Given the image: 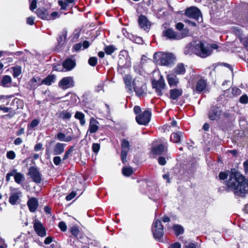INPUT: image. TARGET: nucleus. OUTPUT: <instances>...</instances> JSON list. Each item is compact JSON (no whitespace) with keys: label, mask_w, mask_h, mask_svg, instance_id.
I'll list each match as a JSON object with an SVG mask.
<instances>
[{"label":"nucleus","mask_w":248,"mask_h":248,"mask_svg":"<svg viewBox=\"0 0 248 248\" xmlns=\"http://www.w3.org/2000/svg\"><path fill=\"white\" fill-rule=\"evenodd\" d=\"M227 191H233L234 193H248V179L234 168L229 171V178L226 181Z\"/></svg>","instance_id":"nucleus-1"},{"label":"nucleus","mask_w":248,"mask_h":248,"mask_svg":"<svg viewBox=\"0 0 248 248\" xmlns=\"http://www.w3.org/2000/svg\"><path fill=\"white\" fill-rule=\"evenodd\" d=\"M133 110L136 115L135 119L137 123L140 125H147L151 121L152 116L151 110L147 109L141 112V108L139 106H135Z\"/></svg>","instance_id":"nucleus-2"},{"label":"nucleus","mask_w":248,"mask_h":248,"mask_svg":"<svg viewBox=\"0 0 248 248\" xmlns=\"http://www.w3.org/2000/svg\"><path fill=\"white\" fill-rule=\"evenodd\" d=\"M188 49V51L191 49L196 55L203 58L210 55L212 51L211 49L207 46H205V44L201 41L194 46L189 47Z\"/></svg>","instance_id":"nucleus-3"},{"label":"nucleus","mask_w":248,"mask_h":248,"mask_svg":"<svg viewBox=\"0 0 248 248\" xmlns=\"http://www.w3.org/2000/svg\"><path fill=\"white\" fill-rule=\"evenodd\" d=\"M153 59L156 62L161 65L169 66L173 63L175 58L172 53H164L160 52H155L154 54Z\"/></svg>","instance_id":"nucleus-4"},{"label":"nucleus","mask_w":248,"mask_h":248,"mask_svg":"<svg viewBox=\"0 0 248 248\" xmlns=\"http://www.w3.org/2000/svg\"><path fill=\"white\" fill-rule=\"evenodd\" d=\"M152 232L154 238L157 241H160L163 237L164 234V227L161 220H155L152 225Z\"/></svg>","instance_id":"nucleus-5"},{"label":"nucleus","mask_w":248,"mask_h":248,"mask_svg":"<svg viewBox=\"0 0 248 248\" xmlns=\"http://www.w3.org/2000/svg\"><path fill=\"white\" fill-rule=\"evenodd\" d=\"M133 87L137 96L141 97L146 94V84L142 80L134 79L133 81Z\"/></svg>","instance_id":"nucleus-6"},{"label":"nucleus","mask_w":248,"mask_h":248,"mask_svg":"<svg viewBox=\"0 0 248 248\" xmlns=\"http://www.w3.org/2000/svg\"><path fill=\"white\" fill-rule=\"evenodd\" d=\"M124 52H126V51L124 50H122L120 51L117 67L118 73L122 75L125 73V69H127L131 66L130 63L127 62L124 55H122V53Z\"/></svg>","instance_id":"nucleus-7"},{"label":"nucleus","mask_w":248,"mask_h":248,"mask_svg":"<svg viewBox=\"0 0 248 248\" xmlns=\"http://www.w3.org/2000/svg\"><path fill=\"white\" fill-rule=\"evenodd\" d=\"M184 31V32L182 34L181 38L186 36L188 33V30L185 29ZM162 36L167 37V39L170 40H176L181 38V37L178 36L177 32L174 31L171 28H168L164 30L162 32Z\"/></svg>","instance_id":"nucleus-8"},{"label":"nucleus","mask_w":248,"mask_h":248,"mask_svg":"<svg viewBox=\"0 0 248 248\" xmlns=\"http://www.w3.org/2000/svg\"><path fill=\"white\" fill-rule=\"evenodd\" d=\"M152 85L153 89H155V92L159 96L163 95L162 90L166 87V84L162 76H161L157 80L153 79L152 81Z\"/></svg>","instance_id":"nucleus-9"},{"label":"nucleus","mask_w":248,"mask_h":248,"mask_svg":"<svg viewBox=\"0 0 248 248\" xmlns=\"http://www.w3.org/2000/svg\"><path fill=\"white\" fill-rule=\"evenodd\" d=\"M10 196L9 202L12 205H16L20 202V198L22 196V192L18 188H10Z\"/></svg>","instance_id":"nucleus-10"},{"label":"nucleus","mask_w":248,"mask_h":248,"mask_svg":"<svg viewBox=\"0 0 248 248\" xmlns=\"http://www.w3.org/2000/svg\"><path fill=\"white\" fill-rule=\"evenodd\" d=\"M121 145V159L123 164H125L127 162L126 157L130 145L129 141L125 139L122 140Z\"/></svg>","instance_id":"nucleus-11"},{"label":"nucleus","mask_w":248,"mask_h":248,"mask_svg":"<svg viewBox=\"0 0 248 248\" xmlns=\"http://www.w3.org/2000/svg\"><path fill=\"white\" fill-rule=\"evenodd\" d=\"M185 15L191 18H193L198 21L199 17H202V14L200 10L195 6H191L187 8L185 10Z\"/></svg>","instance_id":"nucleus-12"},{"label":"nucleus","mask_w":248,"mask_h":248,"mask_svg":"<svg viewBox=\"0 0 248 248\" xmlns=\"http://www.w3.org/2000/svg\"><path fill=\"white\" fill-rule=\"evenodd\" d=\"M222 111L220 107L217 105H213L209 110L208 116L211 121L217 120L219 119Z\"/></svg>","instance_id":"nucleus-13"},{"label":"nucleus","mask_w":248,"mask_h":248,"mask_svg":"<svg viewBox=\"0 0 248 248\" xmlns=\"http://www.w3.org/2000/svg\"><path fill=\"white\" fill-rule=\"evenodd\" d=\"M168 144H159L158 145L153 146L151 148V151L154 155H161L164 152H167Z\"/></svg>","instance_id":"nucleus-14"},{"label":"nucleus","mask_w":248,"mask_h":248,"mask_svg":"<svg viewBox=\"0 0 248 248\" xmlns=\"http://www.w3.org/2000/svg\"><path fill=\"white\" fill-rule=\"evenodd\" d=\"M78 97L73 93L69 92L64 96H63V103L67 106L73 105L76 104Z\"/></svg>","instance_id":"nucleus-15"},{"label":"nucleus","mask_w":248,"mask_h":248,"mask_svg":"<svg viewBox=\"0 0 248 248\" xmlns=\"http://www.w3.org/2000/svg\"><path fill=\"white\" fill-rule=\"evenodd\" d=\"M29 174L33 182L37 184L41 183V174L40 173L37 168L35 167H30L29 170Z\"/></svg>","instance_id":"nucleus-16"},{"label":"nucleus","mask_w":248,"mask_h":248,"mask_svg":"<svg viewBox=\"0 0 248 248\" xmlns=\"http://www.w3.org/2000/svg\"><path fill=\"white\" fill-rule=\"evenodd\" d=\"M98 124H99V122L97 120L93 117H91L90 120L89 128L86 136H87L88 133H89L90 135L91 134L96 133L99 129Z\"/></svg>","instance_id":"nucleus-17"},{"label":"nucleus","mask_w":248,"mask_h":248,"mask_svg":"<svg viewBox=\"0 0 248 248\" xmlns=\"http://www.w3.org/2000/svg\"><path fill=\"white\" fill-rule=\"evenodd\" d=\"M138 22L140 27L144 31L149 30L150 27V22L147 17L143 15H140L138 18Z\"/></svg>","instance_id":"nucleus-18"},{"label":"nucleus","mask_w":248,"mask_h":248,"mask_svg":"<svg viewBox=\"0 0 248 248\" xmlns=\"http://www.w3.org/2000/svg\"><path fill=\"white\" fill-rule=\"evenodd\" d=\"M34 230L36 233L41 237H44L46 235V230L41 222L36 221L33 225Z\"/></svg>","instance_id":"nucleus-19"},{"label":"nucleus","mask_w":248,"mask_h":248,"mask_svg":"<svg viewBox=\"0 0 248 248\" xmlns=\"http://www.w3.org/2000/svg\"><path fill=\"white\" fill-rule=\"evenodd\" d=\"M76 66V61L75 59L73 60L68 58L63 61V69H64L65 71H71Z\"/></svg>","instance_id":"nucleus-20"},{"label":"nucleus","mask_w":248,"mask_h":248,"mask_svg":"<svg viewBox=\"0 0 248 248\" xmlns=\"http://www.w3.org/2000/svg\"><path fill=\"white\" fill-rule=\"evenodd\" d=\"M207 86L206 80L203 78H201L198 80L195 89H193V91H196V93H200L205 91Z\"/></svg>","instance_id":"nucleus-21"},{"label":"nucleus","mask_w":248,"mask_h":248,"mask_svg":"<svg viewBox=\"0 0 248 248\" xmlns=\"http://www.w3.org/2000/svg\"><path fill=\"white\" fill-rule=\"evenodd\" d=\"M168 83L170 88L177 87L179 83V79L176 75L172 73L168 75L166 77Z\"/></svg>","instance_id":"nucleus-22"},{"label":"nucleus","mask_w":248,"mask_h":248,"mask_svg":"<svg viewBox=\"0 0 248 248\" xmlns=\"http://www.w3.org/2000/svg\"><path fill=\"white\" fill-rule=\"evenodd\" d=\"M75 82L74 77L69 76L63 78V90L74 87Z\"/></svg>","instance_id":"nucleus-23"},{"label":"nucleus","mask_w":248,"mask_h":248,"mask_svg":"<svg viewBox=\"0 0 248 248\" xmlns=\"http://www.w3.org/2000/svg\"><path fill=\"white\" fill-rule=\"evenodd\" d=\"M41 85H42V80L40 77H33L28 82L29 88L31 90H35Z\"/></svg>","instance_id":"nucleus-24"},{"label":"nucleus","mask_w":248,"mask_h":248,"mask_svg":"<svg viewBox=\"0 0 248 248\" xmlns=\"http://www.w3.org/2000/svg\"><path fill=\"white\" fill-rule=\"evenodd\" d=\"M27 205L30 212H35L38 206L37 200L34 197L29 199L27 202Z\"/></svg>","instance_id":"nucleus-25"},{"label":"nucleus","mask_w":248,"mask_h":248,"mask_svg":"<svg viewBox=\"0 0 248 248\" xmlns=\"http://www.w3.org/2000/svg\"><path fill=\"white\" fill-rule=\"evenodd\" d=\"M183 90L182 89L174 88L170 90L169 98L173 100H177L182 95Z\"/></svg>","instance_id":"nucleus-26"},{"label":"nucleus","mask_w":248,"mask_h":248,"mask_svg":"<svg viewBox=\"0 0 248 248\" xmlns=\"http://www.w3.org/2000/svg\"><path fill=\"white\" fill-rule=\"evenodd\" d=\"M184 133L181 131L173 132L171 134L170 137V141L174 143H181V139Z\"/></svg>","instance_id":"nucleus-27"},{"label":"nucleus","mask_w":248,"mask_h":248,"mask_svg":"<svg viewBox=\"0 0 248 248\" xmlns=\"http://www.w3.org/2000/svg\"><path fill=\"white\" fill-rule=\"evenodd\" d=\"M186 72V69L184 64L182 63H178L176 66L172 70L171 73L175 75H184Z\"/></svg>","instance_id":"nucleus-28"},{"label":"nucleus","mask_w":248,"mask_h":248,"mask_svg":"<svg viewBox=\"0 0 248 248\" xmlns=\"http://www.w3.org/2000/svg\"><path fill=\"white\" fill-rule=\"evenodd\" d=\"M74 139L72 130L70 128L63 130V141L68 142Z\"/></svg>","instance_id":"nucleus-29"},{"label":"nucleus","mask_w":248,"mask_h":248,"mask_svg":"<svg viewBox=\"0 0 248 248\" xmlns=\"http://www.w3.org/2000/svg\"><path fill=\"white\" fill-rule=\"evenodd\" d=\"M240 21L245 24H248V5L243 8Z\"/></svg>","instance_id":"nucleus-30"},{"label":"nucleus","mask_w":248,"mask_h":248,"mask_svg":"<svg viewBox=\"0 0 248 248\" xmlns=\"http://www.w3.org/2000/svg\"><path fill=\"white\" fill-rule=\"evenodd\" d=\"M172 229L176 237L183 234L185 232L183 227L179 224H175L173 225Z\"/></svg>","instance_id":"nucleus-31"},{"label":"nucleus","mask_w":248,"mask_h":248,"mask_svg":"<svg viewBox=\"0 0 248 248\" xmlns=\"http://www.w3.org/2000/svg\"><path fill=\"white\" fill-rule=\"evenodd\" d=\"M124 83L125 86L130 90H131L132 86H133V81H132V77L130 75H125L123 78Z\"/></svg>","instance_id":"nucleus-32"},{"label":"nucleus","mask_w":248,"mask_h":248,"mask_svg":"<svg viewBox=\"0 0 248 248\" xmlns=\"http://www.w3.org/2000/svg\"><path fill=\"white\" fill-rule=\"evenodd\" d=\"M56 77L54 75H50L47 76L45 79L42 80V84L50 85L52 83L55 81Z\"/></svg>","instance_id":"nucleus-33"},{"label":"nucleus","mask_w":248,"mask_h":248,"mask_svg":"<svg viewBox=\"0 0 248 248\" xmlns=\"http://www.w3.org/2000/svg\"><path fill=\"white\" fill-rule=\"evenodd\" d=\"M36 13L37 16L42 19L47 20H49L50 19L47 12L41 9H38L36 10Z\"/></svg>","instance_id":"nucleus-34"},{"label":"nucleus","mask_w":248,"mask_h":248,"mask_svg":"<svg viewBox=\"0 0 248 248\" xmlns=\"http://www.w3.org/2000/svg\"><path fill=\"white\" fill-rule=\"evenodd\" d=\"M12 82V78L10 76L6 75L2 77L1 84L4 87H8Z\"/></svg>","instance_id":"nucleus-35"},{"label":"nucleus","mask_w":248,"mask_h":248,"mask_svg":"<svg viewBox=\"0 0 248 248\" xmlns=\"http://www.w3.org/2000/svg\"><path fill=\"white\" fill-rule=\"evenodd\" d=\"M122 173L126 177H129L131 175L134 171L133 169L131 167L124 166L122 168Z\"/></svg>","instance_id":"nucleus-36"},{"label":"nucleus","mask_w":248,"mask_h":248,"mask_svg":"<svg viewBox=\"0 0 248 248\" xmlns=\"http://www.w3.org/2000/svg\"><path fill=\"white\" fill-rule=\"evenodd\" d=\"M69 231L73 236L77 238H78V236L80 234L78 227L77 225H74L70 227Z\"/></svg>","instance_id":"nucleus-37"},{"label":"nucleus","mask_w":248,"mask_h":248,"mask_svg":"<svg viewBox=\"0 0 248 248\" xmlns=\"http://www.w3.org/2000/svg\"><path fill=\"white\" fill-rule=\"evenodd\" d=\"M75 117L76 119L79 120L80 124L81 125L83 126L85 124L86 122L84 119L85 115L82 112L77 111L75 114Z\"/></svg>","instance_id":"nucleus-38"},{"label":"nucleus","mask_w":248,"mask_h":248,"mask_svg":"<svg viewBox=\"0 0 248 248\" xmlns=\"http://www.w3.org/2000/svg\"><path fill=\"white\" fill-rule=\"evenodd\" d=\"M116 50L117 48L113 45L106 46L104 48V50L107 55H111Z\"/></svg>","instance_id":"nucleus-39"},{"label":"nucleus","mask_w":248,"mask_h":248,"mask_svg":"<svg viewBox=\"0 0 248 248\" xmlns=\"http://www.w3.org/2000/svg\"><path fill=\"white\" fill-rule=\"evenodd\" d=\"M23 236L22 234H20L16 238H15L14 240L16 244H18L19 242H23L24 241V247H22V246H20V248H29L28 244L24 240V237L22 238Z\"/></svg>","instance_id":"nucleus-40"},{"label":"nucleus","mask_w":248,"mask_h":248,"mask_svg":"<svg viewBox=\"0 0 248 248\" xmlns=\"http://www.w3.org/2000/svg\"><path fill=\"white\" fill-rule=\"evenodd\" d=\"M14 179L15 182L18 184H20L22 181H23L25 179L24 175L20 173V172H17L16 174L15 175Z\"/></svg>","instance_id":"nucleus-41"},{"label":"nucleus","mask_w":248,"mask_h":248,"mask_svg":"<svg viewBox=\"0 0 248 248\" xmlns=\"http://www.w3.org/2000/svg\"><path fill=\"white\" fill-rule=\"evenodd\" d=\"M13 70V76L16 78L21 74V67L20 66H16L12 67Z\"/></svg>","instance_id":"nucleus-42"},{"label":"nucleus","mask_w":248,"mask_h":248,"mask_svg":"<svg viewBox=\"0 0 248 248\" xmlns=\"http://www.w3.org/2000/svg\"><path fill=\"white\" fill-rule=\"evenodd\" d=\"M62 153V143H58L54 147L53 154L54 155H60Z\"/></svg>","instance_id":"nucleus-43"},{"label":"nucleus","mask_w":248,"mask_h":248,"mask_svg":"<svg viewBox=\"0 0 248 248\" xmlns=\"http://www.w3.org/2000/svg\"><path fill=\"white\" fill-rule=\"evenodd\" d=\"M81 30H76L73 33V36H72L71 41L72 42H78V38L80 35Z\"/></svg>","instance_id":"nucleus-44"},{"label":"nucleus","mask_w":248,"mask_h":248,"mask_svg":"<svg viewBox=\"0 0 248 248\" xmlns=\"http://www.w3.org/2000/svg\"><path fill=\"white\" fill-rule=\"evenodd\" d=\"M239 40L244 47L248 51V34L245 37H239Z\"/></svg>","instance_id":"nucleus-45"},{"label":"nucleus","mask_w":248,"mask_h":248,"mask_svg":"<svg viewBox=\"0 0 248 248\" xmlns=\"http://www.w3.org/2000/svg\"><path fill=\"white\" fill-rule=\"evenodd\" d=\"M130 40L138 44H142L143 42V40L141 37L135 36L134 35L133 36H131Z\"/></svg>","instance_id":"nucleus-46"},{"label":"nucleus","mask_w":248,"mask_h":248,"mask_svg":"<svg viewBox=\"0 0 248 248\" xmlns=\"http://www.w3.org/2000/svg\"><path fill=\"white\" fill-rule=\"evenodd\" d=\"M74 150V146H72L70 147L65 152L64 155L63 156V160L68 158L70 155L71 156L72 153Z\"/></svg>","instance_id":"nucleus-47"},{"label":"nucleus","mask_w":248,"mask_h":248,"mask_svg":"<svg viewBox=\"0 0 248 248\" xmlns=\"http://www.w3.org/2000/svg\"><path fill=\"white\" fill-rule=\"evenodd\" d=\"M98 59L96 57H90L88 60V63L91 66H95L97 63Z\"/></svg>","instance_id":"nucleus-48"},{"label":"nucleus","mask_w":248,"mask_h":248,"mask_svg":"<svg viewBox=\"0 0 248 248\" xmlns=\"http://www.w3.org/2000/svg\"><path fill=\"white\" fill-rule=\"evenodd\" d=\"M75 4V0H64V1H63V10H66L67 7L70 4L73 6Z\"/></svg>","instance_id":"nucleus-49"},{"label":"nucleus","mask_w":248,"mask_h":248,"mask_svg":"<svg viewBox=\"0 0 248 248\" xmlns=\"http://www.w3.org/2000/svg\"><path fill=\"white\" fill-rule=\"evenodd\" d=\"M100 149V145L98 143H93L92 145V151L95 154H97Z\"/></svg>","instance_id":"nucleus-50"},{"label":"nucleus","mask_w":248,"mask_h":248,"mask_svg":"<svg viewBox=\"0 0 248 248\" xmlns=\"http://www.w3.org/2000/svg\"><path fill=\"white\" fill-rule=\"evenodd\" d=\"M239 102L242 104H247L248 103V96L245 94L240 96Z\"/></svg>","instance_id":"nucleus-51"},{"label":"nucleus","mask_w":248,"mask_h":248,"mask_svg":"<svg viewBox=\"0 0 248 248\" xmlns=\"http://www.w3.org/2000/svg\"><path fill=\"white\" fill-rule=\"evenodd\" d=\"M241 93V90L238 88L237 87H234L232 88V96L238 95L240 94Z\"/></svg>","instance_id":"nucleus-52"},{"label":"nucleus","mask_w":248,"mask_h":248,"mask_svg":"<svg viewBox=\"0 0 248 248\" xmlns=\"http://www.w3.org/2000/svg\"><path fill=\"white\" fill-rule=\"evenodd\" d=\"M228 176V173L225 171H221L218 174V178L220 180H225L227 179Z\"/></svg>","instance_id":"nucleus-53"},{"label":"nucleus","mask_w":248,"mask_h":248,"mask_svg":"<svg viewBox=\"0 0 248 248\" xmlns=\"http://www.w3.org/2000/svg\"><path fill=\"white\" fill-rule=\"evenodd\" d=\"M82 44L78 43L74 45L72 48V52H77L81 49Z\"/></svg>","instance_id":"nucleus-54"},{"label":"nucleus","mask_w":248,"mask_h":248,"mask_svg":"<svg viewBox=\"0 0 248 248\" xmlns=\"http://www.w3.org/2000/svg\"><path fill=\"white\" fill-rule=\"evenodd\" d=\"M219 65H223L225 66V67L229 68L230 70H232V68L231 66V65H230L229 64L227 63H223L222 64H221V63H220V64H218V63L215 64V63H214L212 65V66L214 67L213 70L215 71V69H216L217 66Z\"/></svg>","instance_id":"nucleus-55"},{"label":"nucleus","mask_w":248,"mask_h":248,"mask_svg":"<svg viewBox=\"0 0 248 248\" xmlns=\"http://www.w3.org/2000/svg\"><path fill=\"white\" fill-rule=\"evenodd\" d=\"M185 248H197V245L192 242L186 241L184 243Z\"/></svg>","instance_id":"nucleus-56"},{"label":"nucleus","mask_w":248,"mask_h":248,"mask_svg":"<svg viewBox=\"0 0 248 248\" xmlns=\"http://www.w3.org/2000/svg\"><path fill=\"white\" fill-rule=\"evenodd\" d=\"M76 195H77L76 192L72 191L70 194H69L68 195H67L66 196L65 199L67 201H69L72 200L73 198H74L76 197Z\"/></svg>","instance_id":"nucleus-57"},{"label":"nucleus","mask_w":248,"mask_h":248,"mask_svg":"<svg viewBox=\"0 0 248 248\" xmlns=\"http://www.w3.org/2000/svg\"><path fill=\"white\" fill-rule=\"evenodd\" d=\"M7 157L9 159H14L16 157L15 153L13 151H10L7 152Z\"/></svg>","instance_id":"nucleus-58"},{"label":"nucleus","mask_w":248,"mask_h":248,"mask_svg":"<svg viewBox=\"0 0 248 248\" xmlns=\"http://www.w3.org/2000/svg\"><path fill=\"white\" fill-rule=\"evenodd\" d=\"M157 161L158 164L161 166H164L167 163L166 158L163 156H159L158 158Z\"/></svg>","instance_id":"nucleus-59"},{"label":"nucleus","mask_w":248,"mask_h":248,"mask_svg":"<svg viewBox=\"0 0 248 248\" xmlns=\"http://www.w3.org/2000/svg\"><path fill=\"white\" fill-rule=\"evenodd\" d=\"M122 32L124 35L127 38L129 39V40L131 39V36H133V34L130 33L128 32L127 31V30L125 28H123L122 30Z\"/></svg>","instance_id":"nucleus-60"},{"label":"nucleus","mask_w":248,"mask_h":248,"mask_svg":"<svg viewBox=\"0 0 248 248\" xmlns=\"http://www.w3.org/2000/svg\"><path fill=\"white\" fill-rule=\"evenodd\" d=\"M40 123V121L38 119H34L31 123L29 126L31 128H34L37 126Z\"/></svg>","instance_id":"nucleus-61"},{"label":"nucleus","mask_w":248,"mask_h":248,"mask_svg":"<svg viewBox=\"0 0 248 248\" xmlns=\"http://www.w3.org/2000/svg\"><path fill=\"white\" fill-rule=\"evenodd\" d=\"M37 7V0H32L30 6V9L33 11Z\"/></svg>","instance_id":"nucleus-62"},{"label":"nucleus","mask_w":248,"mask_h":248,"mask_svg":"<svg viewBox=\"0 0 248 248\" xmlns=\"http://www.w3.org/2000/svg\"><path fill=\"white\" fill-rule=\"evenodd\" d=\"M71 117V113L70 112L63 110V119H69Z\"/></svg>","instance_id":"nucleus-63"},{"label":"nucleus","mask_w":248,"mask_h":248,"mask_svg":"<svg viewBox=\"0 0 248 248\" xmlns=\"http://www.w3.org/2000/svg\"><path fill=\"white\" fill-rule=\"evenodd\" d=\"M243 167L245 170V174L248 175V159L246 160L243 163Z\"/></svg>","instance_id":"nucleus-64"}]
</instances>
